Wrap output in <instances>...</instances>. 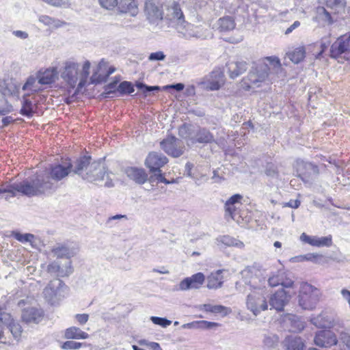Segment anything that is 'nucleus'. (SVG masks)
I'll return each mask as SVG.
<instances>
[{
  "label": "nucleus",
  "instance_id": "5",
  "mask_svg": "<svg viewBox=\"0 0 350 350\" xmlns=\"http://www.w3.org/2000/svg\"><path fill=\"white\" fill-rule=\"evenodd\" d=\"M321 297L320 291L314 286L304 283L301 286L299 295V304L304 310L313 309Z\"/></svg>",
  "mask_w": 350,
  "mask_h": 350
},
{
  "label": "nucleus",
  "instance_id": "19",
  "mask_svg": "<svg viewBox=\"0 0 350 350\" xmlns=\"http://www.w3.org/2000/svg\"><path fill=\"white\" fill-rule=\"evenodd\" d=\"M314 344L320 347H330L337 344V338L329 329L318 332L314 338Z\"/></svg>",
  "mask_w": 350,
  "mask_h": 350
},
{
  "label": "nucleus",
  "instance_id": "62",
  "mask_svg": "<svg viewBox=\"0 0 350 350\" xmlns=\"http://www.w3.org/2000/svg\"><path fill=\"white\" fill-rule=\"evenodd\" d=\"M327 3L330 6H337L339 8H344L345 6L344 0H327Z\"/></svg>",
  "mask_w": 350,
  "mask_h": 350
},
{
  "label": "nucleus",
  "instance_id": "36",
  "mask_svg": "<svg viewBox=\"0 0 350 350\" xmlns=\"http://www.w3.org/2000/svg\"><path fill=\"white\" fill-rule=\"evenodd\" d=\"M29 96V94H25L23 96V105L21 109V113L22 115L27 116V117H31L32 116L34 111L33 107L34 105L32 103V102L28 98Z\"/></svg>",
  "mask_w": 350,
  "mask_h": 350
},
{
  "label": "nucleus",
  "instance_id": "10",
  "mask_svg": "<svg viewBox=\"0 0 350 350\" xmlns=\"http://www.w3.org/2000/svg\"><path fill=\"white\" fill-rule=\"evenodd\" d=\"M144 13L148 22L157 25L163 20V11L162 7L152 0H146L144 4Z\"/></svg>",
  "mask_w": 350,
  "mask_h": 350
},
{
  "label": "nucleus",
  "instance_id": "24",
  "mask_svg": "<svg viewBox=\"0 0 350 350\" xmlns=\"http://www.w3.org/2000/svg\"><path fill=\"white\" fill-rule=\"evenodd\" d=\"M311 323L317 327L325 329H330L335 324L334 317L327 312H322L313 317Z\"/></svg>",
  "mask_w": 350,
  "mask_h": 350
},
{
  "label": "nucleus",
  "instance_id": "25",
  "mask_svg": "<svg viewBox=\"0 0 350 350\" xmlns=\"http://www.w3.org/2000/svg\"><path fill=\"white\" fill-rule=\"evenodd\" d=\"M51 252L57 258H66V260H70L71 257L75 256L77 254V251L75 248L70 247L63 244H57L54 246Z\"/></svg>",
  "mask_w": 350,
  "mask_h": 350
},
{
  "label": "nucleus",
  "instance_id": "41",
  "mask_svg": "<svg viewBox=\"0 0 350 350\" xmlns=\"http://www.w3.org/2000/svg\"><path fill=\"white\" fill-rule=\"evenodd\" d=\"M13 337L16 340H19L23 332V328L19 323L13 321L8 326Z\"/></svg>",
  "mask_w": 350,
  "mask_h": 350
},
{
  "label": "nucleus",
  "instance_id": "30",
  "mask_svg": "<svg viewBox=\"0 0 350 350\" xmlns=\"http://www.w3.org/2000/svg\"><path fill=\"white\" fill-rule=\"evenodd\" d=\"M126 174L129 178L139 184L144 183L148 178V175L143 169L129 167L126 169Z\"/></svg>",
  "mask_w": 350,
  "mask_h": 350
},
{
  "label": "nucleus",
  "instance_id": "7",
  "mask_svg": "<svg viewBox=\"0 0 350 350\" xmlns=\"http://www.w3.org/2000/svg\"><path fill=\"white\" fill-rule=\"evenodd\" d=\"M330 55L335 59L342 57L346 59L350 57V34L343 35L337 38L331 46Z\"/></svg>",
  "mask_w": 350,
  "mask_h": 350
},
{
  "label": "nucleus",
  "instance_id": "59",
  "mask_svg": "<svg viewBox=\"0 0 350 350\" xmlns=\"http://www.w3.org/2000/svg\"><path fill=\"white\" fill-rule=\"evenodd\" d=\"M153 178L157 180L158 182L163 183L165 184H170L172 183L170 180H167L161 172L154 173V176H151V179Z\"/></svg>",
  "mask_w": 350,
  "mask_h": 350
},
{
  "label": "nucleus",
  "instance_id": "3",
  "mask_svg": "<svg viewBox=\"0 0 350 350\" xmlns=\"http://www.w3.org/2000/svg\"><path fill=\"white\" fill-rule=\"evenodd\" d=\"M265 60L268 63H259L250 71L247 79L251 84L258 86L260 83L267 79L271 70L275 74H278L282 70L280 61L278 57H267Z\"/></svg>",
  "mask_w": 350,
  "mask_h": 350
},
{
  "label": "nucleus",
  "instance_id": "18",
  "mask_svg": "<svg viewBox=\"0 0 350 350\" xmlns=\"http://www.w3.org/2000/svg\"><path fill=\"white\" fill-rule=\"evenodd\" d=\"M178 33H182L186 38H195L198 39H205L208 36V30L202 26H194L191 23H185L183 26V29H180Z\"/></svg>",
  "mask_w": 350,
  "mask_h": 350
},
{
  "label": "nucleus",
  "instance_id": "42",
  "mask_svg": "<svg viewBox=\"0 0 350 350\" xmlns=\"http://www.w3.org/2000/svg\"><path fill=\"white\" fill-rule=\"evenodd\" d=\"M14 237L17 241L20 242H29L31 244L34 243V239H36L33 234L29 233L21 234L20 232H15L14 234Z\"/></svg>",
  "mask_w": 350,
  "mask_h": 350
},
{
  "label": "nucleus",
  "instance_id": "16",
  "mask_svg": "<svg viewBox=\"0 0 350 350\" xmlns=\"http://www.w3.org/2000/svg\"><path fill=\"white\" fill-rule=\"evenodd\" d=\"M168 162V159L163 154L152 152L146 157L145 164L152 173L161 172V167Z\"/></svg>",
  "mask_w": 350,
  "mask_h": 350
},
{
  "label": "nucleus",
  "instance_id": "8",
  "mask_svg": "<svg viewBox=\"0 0 350 350\" xmlns=\"http://www.w3.org/2000/svg\"><path fill=\"white\" fill-rule=\"evenodd\" d=\"M79 64L73 59L64 62L61 77L71 87H75L79 79Z\"/></svg>",
  "mask_w": 350,
  "mask_h": 350
},
{
  "label": "nucleus",
  "instance_id": "22",
  "mask_svg": "<svg viewBox=\"0 0 350 350\" xmlns=\"http://www.w3.org/2000/svg\"><path fill=\"white\" fill-rule=\"evenodd\" d=\"M288 292L284 289L277 291L269 299L270 306L276 310L281 311L288 301Z\"/></svg>",
  "mask_w": 350,
  "mask_h": 350
},
{
  "label": "nucleus",
  "instance_id": "48",
  "mask_svg": "<svg viewBox=\"0 0 350 350\" xmlns=\"http://www.w3.org/2000/svg\"><path fill=\"white\" fill-rule=\"evenodd\" d=\"M332 236L327 237H321L317 238V245L316 247H329L332 245Z\"/></svg>",
  "mask_w": 350,
  "mask_h": 350
},
{
  "label": "nucleus",
  "instance_id": "52",
  "mask_svg": "<svg viewBox=\"0 0 350 350\" xmlns=\"http://www.w3.org/2000/svg\"><path fill=\"white\" fill-rule=\"evenodd\" d=\"M82 347V343L77 342L72 340H68L64 342L62 348L64 349H78Z\"/></svg>",
  "mask_w": 350,
  "mask_h": 350
},
{
  "label": "nucleus",
  "instance_id": "6",
  "mask_svg": "<svg viewBox=\"0 0 350 350\" xmlns=\"http://www.w3.org/2000/svg\"><path fill=\"white\" fill-rule=\"evenodd\" d=\"M67 286L59 279L51 280L43 291L46 301L51 304H55L65 296Z\"/></svg>",
  "mask_w": 350,
  "mask_h": 350
},
{
  "label": "nucleus",
  "instance_id": "27",
  "mask_svg": "<svg viewBox=\"0 0 350 350\" xmlns=\"http://www.w3.org/2000/svg\"><path fill=\"white\" fill-rule=\"evenodd\" d=\"M224 269H219L216 271L212 272L207 277V288L209 289H217L221 288L223 284V275L222 273Z\"/></svg>",
  "mask_w": 350,
  "mask_h": 350
},
{
  "label": "nucleus",
  "instance_id": "57",
  "mask_svg": "<svg viewBox=\"0 0 350 350\" xmlns=\"http://www.w3.org/2000/svg\"><path fill=\"white\" fill-rule=\"evenodd\" d=\"M281 277L280 275H273L268 279L269 285L275 287L280 284Z\"/></svg>",
  "mask_w": 350,
  "mask_h": 350
},
{
  "label": "nucleus",
  "instance_id": "50",
  "mask_svg": "<svg viewBox=\"0 0 350 350\" xmlns=\"http://www.w3.org/2000/svg\"><path fill=\"white\" fill-rule=\"evenodd\" d=\"M100 6L106 10H113L118 5L117 0H98Z\"/></svg>",
  "mask_w": 350,
  "mask_h": 350
},
{
  "label": "nucleus",
  "instance_id": "14",
  "mask_svg": "<svg viewBox=\"0 0 350 350\" xmlns=\"http://www.w3.org/2000/svg\"><path fill=\"white\" fill-rule=\"evenodd\" d=\"M297 172L303 181L308 183L318 175L319 170L317 165L311 163L299 161L297 163Z\"/></svg>",
  "mask_w": 350,
  "mask_h": 350
},
{
  "label": "nucleus",
  "instance_id": "45",
  "mask_svg": "<svg viewBox=\"0 0 350 350\" xmlns=\"http://www.w3.org/2000/svg\"><path fill=\"white\" fill-rule=\"evenodd\" d=\"M193 165L189 162L187 163L185 165V174L195 180V182L197 185H200L198 183L199 178L197 175H196V170H193Z\"/></svg>",
  "mask_w": 350,
  "mask_h": 350
},
{
  "label": "nucleus",
  "instance_id": "58",
  "mask_svg": "<svg viewBox=\"0 0 350 350\" xmlns=\"http://www.w3.org/2000/svg\"><path fill=\"white\" fill-rule=\"evenodd\" d=\"M75 319L80 325H84L88 322L89 315L88 314H77L75 315Z\"/></svg>",
  "mask_w": 350,
  "mask_h": 350
},
{
  "label": "nucleus",
  "instance_id": "37",
  "mask_svg": "<svg viewBox=\"0 0 350 350\" xmlns=\"http://www.w3.org/2000/svg\"><path fill=\"white\" fill-rule=\"evenodd\" d=\"M306 55L305 48L304 46H299L293 51L287 53L288 57L294 63L299 64L301 62Z\"/></svg>",
  "mask_w": 350,
  "mask_h": 350
},
{
  "label": "nucleus",
  "instance_id": "13",
  "mask_svg": "<svg viewBox=\"0 0 350 350\" xmlns=\"http://www.w3.org/2000/svg\"><path fill=\"white\" fill-rule=\"evenodd\" d=\"M44 312L39 308L27 307L22 310V321L28 325H38L44 319Z\"/></svg>",
  "mask_w": 350,
  "mask_h": 350
},
{
  "label": "nucleus",
  "instance_id": "9",
  "mask_svg": "<svg viewBox=\"0 0 350 350\" xmlns=\"http://www.w3.org/2000/svg\"><path fill=\"white\" fill-rule=\"evenodd\" d=\"M166 18L170 21V24L178 31L183 29V26L185 25L184 14L181 10L180 5L176 2H173L168 5L167 9Z\"/></svg>",
  "mask_w": 350,
  "mask_h": 350
},
{
  "label": "nucleus",
  "instance_id": "61",
  "mask_svg": "<svg viewBox=\"0 0 350 350\" xmlns=\"http://www.w3.org/2000/svg\"><path fill=\"white\" fill-rule=\"evenodd\" d=\"M12 34L21 40H25L29 37L27 32L21 30L13 31Z\"/></svg>",
  "mask_w": 350,
  "mask_h": 350
},
{
  "label": "nucleus",
  "instance_id": "17",
  "mask_svg": "<svg viewBox=\"0 0 350 350\" xmlns=\"http://www.w3.org/2000/svg\"><path fill=\"white\" fill-rule=\"evenodd\" d=\"M242 198L240 194H234L226 202L224 205L226 217H230L233 220L237 219V217L240 214L239 209L242 206Z\"/></svg>",
  "mask_w": 350,
  "mask_h": 350
},
{
  "label": "nucleus",
  "instance_id": "39",
  "mask_svg": "<svg viewBox=\"0 0 350 350\" xmlns=\"http://www.w3.org/2000/svg\"><path fill=\"white\" fill-rule=\"evenodd\" d=\"M18 183H14L12 185H7L6 187H3L0 189V198H3V194H6L5 196V199H8L10 197H14L16 195V193H19V190L16 189L15 187L17 185Z\"/></svg>",
  "mask_w": 350,
  "mask_h": 350
},
{
  "label": "nucleus",
  "instance_id": "46",
  "mask_svg": "<svg viewBox=\"0 0 350 350\" xmlns=\"http://www.w3.org/2000/svg\"><path fill=\"white\" fill-rule=\"evenodd\" d=\"M292 325H291V331L292 332H300L304 327V322L299 320L297 317H293L291 319Z\"/></svg>",
  "mask_w": 350,
  "mask_h": 350
},
{
  "label": "nucleus",
  "instance_id": "28",
  "mask_svg": "<svg viewBox=\"0 0 350 350\" xmlns=\"http://www.w3.org/2000/svg\"><path fill=\"white\" fill-rule=\"evenodd\" d=\"M215 26L219 31L226 32L233 30L235 28L236 23L232 16H225L219 18Z\"/></svg>",
  "mask_w": 350,
  "mask_h": 350
},
{
  "label": "nucleus",
  "instance_id": "54",
  "mask_svg": "<svg viewBox=\"0 0 350 350\" xmlns=\"http://www.w3.org/2000/svg\"><path fill=\"white\" fill-rule=\"evenodd\" d=\"M165 58V55L163 51H157L151 53L148 56L150 61H163Z\"/></svg>",
  "mask_w": 350,
  "mask_h": 350
},
{
  "label": "nucleus",
  "instance_id": "53",
  "mask_svg": "<svg viewBox=\"0 0 350 350\" xmlns=\"http://www.w3.org/2000/svg\"><path fill=\"white\" fill-rule=\"evenodd\" d=\"M340 342L343 345V350H350V334L342 333L340 335Z\"/></svg>",
  "mask_w": 350,
  "mask_h": 350
},
{
  "label": "nucleus",
  "instance_id": "34",
  "mask_svg": "<svg viewBox=\"0 0 350 350\" xmlns=\"http://www.w3.org/2000/svg\"><path fill=\"white\" fill-rule=\"evenodd\" d=\"M216 241L218 245L222 244L225 246H234L239 248H242L244 247V244L242 241L236 239L232 237H230L228 235L220 236L218 238H217Z\"/></svg>",
  "mask_w": 350,
  "mask_h": 350
},
{
  "label": "nucleus",
  "instance_id": "33",
  "mask_svg": "<svg viewBox=\"0 0 350 350\" xmlns=\"http://www.w3.org/2000/svg\"><path fill=\"white\" fill-rule=\"evenodd\" d=\"M64 337L67 339H86L89 338V334L79 327L72 326L65 330Z\"/></svg>",
  "mask_w": 350,
  "mask_h": 350
},
{
  "label": "nucleus",
  "instance_id": "56",
  "mask_svg": "<svg viewBox=\"0 0 350 350\" xmlns=\"http://www.w3.org/2000/svg\"><path fill=\"white\" fill-rule=\"evenodd\" d=\"M265 174L267 176L270 177H278V172L277 168L273 165H269L265 170Z\"/></svg>",
  "mask_w": 350,
  "mask_h": 350
},
{
  "label": "nucleus",
  "instance_id": "44",
  "mask_svg": "<svg viewBox=\"0 0 350 350\" xmlns=\"http://www.w3.org/2000/svg\"><path fill=\"white\" fill-rule=\"evenodd\" d=\"M319 255L317 254H307L304 255H299L295 256L291 258V261L293 262L307 261H314L315 259L319 257Z\"/></svg>",
  "mask_w": 350,
  "mask_h": 350
},
{
  "label": "nucleus",
  "instance_id": "4",
  "mask_svg": "<svg viewBox=\"0 0 350 350\" xmlns=\"http://www.w3.org/2000/svg\"><path fill=\"white\" fill-rule=\"evenodd\" d=\"M266 288L254 287L247 295L246 307L254 316L268 309Z\"/></svg>",
  "mask_w": 350,
  "mask_h": 350
},
{
  "label": "nucleus",
  "instance_id": "64",
  "mask_svg": "<svg viewBox=\"0 0 350 350\" xmlns=\"http://www.w3.org/2000/svg\"><path fill=\"white\" fill-rule=\"evenodd\" d=\"M342 298L348 303L350 308V291L347 289L343 288L340 291Z\"/></svg>",
  "mask_w": 350,
  "mask_h": 350
},
{
  "label": "nucleus",
  "instance_id": "23",
  "mask_svg": "<svg viewBox=\"0 0 350 350\" xmlns=\"http://www.w3.org/2000/svg\"><path fill=\"white\" fill-rule=\"evenodd\" d=\"M284 350H304L306 345L304 340L294 334L286 336L282 341Z\"/></svg>",
  "mask_w": 350,
  "mask_h": 350
},
{
  "label": "nucleus",
  "instance_id": "35",
  "mask_svg": "<svg viewBox=\"0 0 350 350\" xmlns=\"http://www.w3.org/2000/svg\"><path fill=\"white\" fill-rule=\"evenodd\" d=\"M0 92L5 96H12L18 93L17 85L12 82L0 83Z\"/></svg>",
  "mask_w": 350,
  "mask_h": 350
},
{
  "label": "nucleus",
  "instance_id": "21",
  "mask_svg": "<svg viewBox=\"0 0 350 350\" xmlns=\"http://www.w3.org/2000/svg\"><path fill=\"white\" fill-rule=\"evenodd\" d=\"M59 72L57 67H51L37 73L38 82L41 85H49L58 79Z\"/></svg>",
  "mask_w": 350,
  "mask_h": 350
},
{
  "label": "nucleus",
  "instance_id": "40",
  "mask_svg": "<svg viewBox=\"0 0 350 350\" xmlns=\"http://www.w3.org/2000/svg\"><path fill=\"white\" fill-rule=\"evenodd\" d=\"M90 62L89 61H85L82 66V70L81 72H79V87L82 88L85 81L87 78L90 75Z\"/></svg>",
  "mask_w": 350,
  "mask_h": 350
},
{
  "label": "nucleus",
  "instance_id": "51",
  "mask_svg": "<svg viewBox=\"0 0 350 350\" xmlns=\"http://www.w3.org/2000/svg\"><path fill=\"white\" fill-rule=\"evenodd\" d=\"M136 87L141 90L144 93H149L152 91H159L160 90V87L155 85V86H148L142 83H137L136 84Z\"/></svg>",
  "mask_w": 350,
  "mask_h": 350
},
{
  "label": "nucleus",
  "instance_id": "29",
  "mask_svg": "<svg viewBox=\"0 0 350 350\" xmlns=\"http://www.w3.org/2000/svg\"><path fill=\"white\" fill-rule=\"evenodd\" d=\"M280 337L274 333H266L262 335V347L266 350H271L278 347Z\"/></svg>",
  "mask_w": 350,
  "mask_h": 350
},
{
  "label": "nucleus",
  "instance_id": "63",
  "mask_svg": "<svg viewBox=\"0 0 350 350\" xmlns=\"http://www.w3.org/2000/svg\"><path fill=\"white\" fill-rule=\"evenodd\" d=\"M294 282L289 278L283 279L281 278L280 285H282L284 288H291L293 287Z\"/></svg>",
  "mask_w": 350,
  "mask_h": 350
},
{
  "label": "nucleus",
  "instance_id": "11",
  "mask_svg": "<svg viewBox=\"0 0 350 350\" xmlns=\"http://www.w3.org/2000/svg\"><path fill=\"white\" fill-rule=\"evenodd\" d=\"M47 271L57 277H67L73 272L72 262L70 260H54L48 265Z\"/></svg>",
  "mask_w": 350,
  "mask_h": 350
},
{
  "label": "nucleus",
  "instance_id": "1",
  "mask_svg": "<svg viewBox=\"0 0 350 350\" xmlns=\"http://www.w3.org/2000/svg\"><path fill=\"white\" fill-rule=\"evenodd\" d=\"M73 170L70 160L66 161L37 174L33 179L18 183L14 188L19 190V193L29 197L50 192L57 187L58 181L68 176Z\"/></svg>",
  "mask_w": 350,
  "mask_h": 350
},
{
  "label": "nucleus",
  "instance_id": "49",
  "mask_svg": "<svg viewBox=\"0 0 350 350\" xmlns=\"http://www.w3.org/2000/svg\"><path fill=\"white\" fill-rule=\"evenodd\" d=\"M317 237H316V236H309L307 234H306L305 232H303L300 235V240L302 242L308 243L312 246H315V247L317 245Z\"/></svg>",
  "mask_w": 350,
  "mask_h": 350
},
{
  "label": "nucleus",
  "instance_id": "38",
  "mask_svg": "<svg viewBox=\"0 0 350 350\" xmlns=\"http://www.w3.org/2000/svg\"><path fill=\"white\" fill-rule=\"evenodd\" d=\"M38 84L37 76H30L23 85L22 90L23 91H30L31 93L37 92L40 90Z\"/></svg>",
  "mask_w": 350,
  "mask_h": 350
},
{
  "label": "nucleus",
  "instance_id": "31",
  "mask_svg": "<svg viewBox=\"0 0 350 350\" xmlns=\"http://www.w3.org/2000/svg\"><path fill=\"white\" fill-rule=\"evenodd\" d=\"M118 10L122 13H129L135 16L138 13V8L135 0H121L118 4Z\"/></svg>",
  "mask_w": 350,
  "mask_h": 350
},
{
  "label": "nucleus",
  "instance_id": "55",
  "mask_svg": "<svg viewBox=\"0 0 350 350\" xmlns=\"http://www.w3.org/2000/svg\"><path fill=\"white\" fill-rule=\"evenodd\" d=\"M318 12L319 14L321 16L323 20L327 21L329 24H332L333 23L330 14L324 8H319Z\"/></svg>",
  "mask_w": 350,
  "mask_h": 350
},
{
  "label": "nucleus",
  "instance_id": "47",
  "mask_svg": "<svg viewBox=\"0 0 350 350\" xmlns=\"http://www.w3.org/2000/svg\"><path fill=\"white\" fill-rule=\"evenodd\" d=\"M150 320L154 324L160 325L162 327H167L172 323L170 320L159 317H151Z\"/></svg>",
  "mask_w": 350,
  "mask_h": 350
},
{
  "label": "nucleus",
  "instance_id": "43",
  "mask_svg": "<svg viewBox=\"0 0 350 350\" xmlns=\"http://www.w3.org/2000/svg\"><path fill=\"white\" fill-rule=\"evenodd\" d=\"M116 90L121 94H131L134 92L132 83L128 81L120 83Z\"/></svg>",
  "mask_w": 350,
  "mask_h": 350
},
{
  "label": "nucleus",
  "instance_id": "12",
  "mask_svg": "<svg viewBox=\"0 0 350 350\" xmlns=\"http://www.w3.org/2000/svg\"><path fill=\"white\" fill-rule=\"evenodd\" d=\"M161 148L173 157H178L184 152V146L181 141L174 136H169L161 142Z\"/></svg>",
  "mask_w": 350,
  "mask_h": 350
},
{
  "label": "nucleus",
  "instance_id": "26",
  "mask_svg": "<svg viewBox=\"0 0 350 350\" xmlns=\"http://www.w3.org/2000/svg\"><path fill=\"white\" fill-rule=\"evenodd\" d=\"M229 76L235 79L244 73L247 69V64L245 61L231 62L227 64Z\"/></svg>",
  "mask_w": 350,
  "mask_h": 350
},
{
  "label": "nucleus",
  "instance_id": "32",
  "mask_svg": "<svg viewBox=\"0 0 350 350\" xmlns=\"http://www.w3.org/2000/svg\"><path fill=\"white\" fill-rule=\"evenodd\" d=\"M211 78L207 85V88L211 90H217L224 83V75L221 71H213Z\"/></svg>",
  "mask_w": 350,
  "mask_h": 350
},
{
  "label": "nucleus",
  "instance_id": "2",
  "mask_svg": "<svg viewBox=\"0 0 350 350\" xmlns=\"http://www.w3.org/2000/svg\"><path fill=\"white\" fill-rule=\"evenodd\" d=\"M73 172L90 183L103 180L106 176L107 181L105 185L107 187L113 185L112 180L109 179V174L105 163L100 161H92V158L90 156H83L77 159Z\"/></svg>",
  "mask_w": 350,
  "mask_h": 350
},
{
  "label": "nucleus",
  "instance_id": "20",
  "mask_svg": "<svg viewBox=\"0 0 350 350\" xmlns=\"http://www.w3.org/2000/svg\"><path fill=\"white\" fill-rule=\"evenodd\" d=\"M204 280L205 277L202 273H197L182 280L179 284V289L181 291H187L191 288L198 289L202 285Z\"/></svg>",
  "mask_w": 350,
  "mask_h": 350
},
{
  "label": "nucleus",
  "instance_id": "60",
  "mask_svg": "<svg viewBox=\"0 0 350 350\" xmlns=\"http://www.w3.org/2000/svg\"><path fill=\"white\" fill-rule=\"evenodd\" d=\"M117 83V81H113L107 85L105 88V93L106 94H109L114 92L116 89Z\"/></svg>",
  "mask_w": 350,
  "mask_h": 350
},
{
  "label": "nucleus",
  "instance_id": "15",
  "mask_svg": "<svg viewBox=\"0 0 350 350\" xmlns=\"http://www.w3.org/2000/svg\"><path fill=\"white\" fill-rule=\"evenodd\" d=\"M185 128L180 129V135L187 140V144H194L196 143L207 144L214 142V137L212 133L206 129H200L196 132L194 135H189L184 136L182 133Z\"/></svg>",
  "mask_w": 350,
  "mask_h": 350
}]
</instances>
